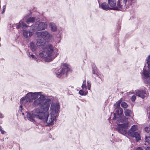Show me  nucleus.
<instances>
[{
  "mask_svg": "<svg viewBox=\"0 0 150 150\" xmlns=\"http://www.w3.org/2000/svg\"><path fill=\"white\" fill-rule=\"evenodd\" d=\"M87 88L88 90H90L91 89V83L89 81H87Z\"/></svg>",
  "mask_w": 150,
  "mask_h": 150,
  "instance_id": "obj_26",
  "label": "nucleus"
},
{
  "mask_svg": "<svg viewBox=\"0 0 150 150\" xmlns=\"http://www.w3.org/2000/svg\"><path fill=\"white\" fill-rule=\"evenodd\" d=\"M5 11V10H3V11H2L1 13L2 14H3L4 12Z\"/></svg>",
  "mask_w": 150,
  "mask_h": 150,
  "instance_id": "obj_43",
  "label": "nucleus"
},
{
  "mask_svg": "<svg viewBox=\"0 0 150 150\" xmlns=\"http://www.w3.org/2000/svg\"><path fill=\"white\" fill-rule=\"evenodd\" d=\"M99 6L104 10H107L109 8L108 4L105 2L102 3L101 4H99Z\"/></svg>",
  "mask_w": 150,
  "mask_h": 150,
  "instance_id": "obj_15",
  "label": "nucleus"
},
{
  "mask_svg": "<svg viewBox=\"0 0 150 150\" xmlns=\"http://www.w3.org/2000/svg\"><path fill=\"white\" fill-rule=\"evenodd\" d=\"M27 55H28V57H31V54H30V52L28 53V54H27Z\"/></svg>",
  "mask_w": 150,
  "mask_h": 150,
  "instance_id": "obj_40",
  "label": "nucleus"
},
{
  "mask_svg": "<svg viewBox=\"0 0 150 150\" xmlns=\"http://www.w3.org/2000/svg\"><path fill=\"white\" fill-rule=\"evenodd\" d=\"M79 94L82 96H85L88 93V91L86 90L83 91V90H80L79 92Z\"/></svg>",
  "mask_w": 150,
  "mask_h": 150,
  "instance_id": "obj_22",
  "label": "nucleus"
},
{
  "mask_svg": "<svg viewBox=\"0 0 150 150\" xmlns=\"http://www.w3.org/2000/svg\"><path fill=\"white\" fill-rule=\"evenodd\" d=\"M1 141H4V139H1Z\"/></svg>",
  "mask_w": 150,
  "mask_h": 150,
  "instance_id": "obj_46",
  "label": "nucleus"
},
{
  "mask_svg": "<svg viewBox=\"0 0 150 150\" xmlns=\"http://www.w3.org/2000/svg\"><path fill=\"white\" fill-rule=\"evenodd\" d=\"M54 24L50 23V27L51 30L53 31H56V26Z\"/></svg>",
  "mask_w": 150,
  "mask_h": 150,
  "instance_id": "obj_20",
  "label": "nucleus"
},
{
  "mask_svg": "<svg viewBox=\"0 0 150 150\" xmlns=\"http://www.w3.org/2000/svg\"><path fill=\"white\" fill-rule=\"evenodd\" d=\"M31 102V100L30 99V97L27 96V94L24 97H23L21 98L20 100V102L21 103L25 104L28 102Z\"/></svg>",
  "mask_w": 150,
  "mask_h": 150,
  "instance_id": "obj_12",
  "label": "nucleus"
},
{
  "mask_svg": "<svg viewBox=\"0 0 150 150\" xmlns=\"http://www.w3.org/2000/svg\"><path fill=\"white\" fill-rule=\"evenodd\" d=\"M51 116H49L48 110H46L42 108H37L34 111L27 112V117L30 121L35 122V118L47 123L48 125L53 124L54 120L56 121V103H52L51 105Z\"/></svg>",
  "mask_w": 150,
  "mask_h": 150,
  "instance_id": "obj_1",
  "label": "nucleus"
},
{
  "mask_svg": "<svg viewBox=\"0 0 150 150\" xmlns=\"http://www.w3.org/2000/svg\"><path fill=\"white\" fill-rule=\"evenodd\" d=\"M145 130L146 132H149L150 131V127H146L145 128Z\"/></svg>",
  "mask_w": 150,
  "mask_h": 150,
  "instance_id": "obj_28",
  "label": "nucleus"
},
{
  "mask_svg": "<svg viewBox=\"0 0 150 150\" xmlns=\"http://www.w3.org/2000/svg\"><path fill=\"white\" fill-rule=\"evenodd\" d=\"M121 28V26L119 25L118 27H117V28L118 30H120Z\"/></svg>",
  "mask_w": 150,
  "mask_h": 150,
  "instance_id": "obj_42",
  "label": "nucleus"
},
{
  "mask_svg": "<svg viewBox=\"0 0 150 150\" xmlns=\"http://www.w3.org/2000/svg\"><path fill=\"white\" fill-rule=\"evenodd\" d=\"M62 30V28H60L59 30L58 29V31L59 33H60Z\"/></svg>",
  "mask_w": 150,
  "mask_h": 150,
  "instance_id": "obj_39",
  "label": "nucleus"
},
{
  "mask_svg": "<svg viewBox=\"0 0 150 150\" xmlns=\"http://www.w3.org/2000/svg\"><path fill=\"white\" fill-rule=\"evenodd\" d=\"M125 114L126 116L130 117L132 115V111L129 110H126L125 111Z\"/></svg>",
  "mask_w": 150,
  "mask_h": 150,
  "instance_id": "obj_19",
  "label": "nucleus"
},
{
  "mask_svg": "<svg viewBox=\"0 0 150 150\" xmlns=\"http://www.w3.org/2000/svg\"><path fill=\"white\" fill-rule=\"evenodd\" d=\"M70 70L69 65L66 63L63 64L57 72V77L60 78H64L67 76V72Z\"/></svg>",
  "mask_w": 150,
  "mask_h": 150,
  "instance_id": "obj_8",
  "label": "nucleus"
},
{
  "mask_svg": "<svg viewBox=\"0 0 150 150\" xmlns=\"http://www.w3.org/2000/svg\"><path fill=\"white\" fill-rule=\"evenodd\" d=\"M1 132V133L2 134H4L6 133L5 131L4 130H3V129L1 130V131H0Z\"/></svg>",
  "mask_w": 150,
  "mask_h": 150,
  "instance_id": "obj_34",
  "label": "nucleus"
},
{
  "mask_svg": "<svg viewBox=\"0 0 150 150\" xmlns=\"http://www.w3.org/2000/svg\"><path fill=\"white\" fill-rule=\"evenodd\" d=\"M27 96L30 97L31 102L33 99L35 100L33 105L41 107L46 110H48L51 100L49 97L42 94L41 92H30L27 94Z\"/></svg>",
  "mask_w": 150,
  "mask_h": 150,
  "instance_id": "obj_2",
  "label": "nucleus"
},
{
  "mask_svg": "<svg viewBox=\"0 0 150 150\" xmlns=\"http://www.w3.org/2000/svg\"><path fill=\"white\" fill-rule=\"evenodd\" d=\"M52 71L53 72L54 74H56V69H52Z\"/></svg>",
  "mask_w": 150,
  "mask_h": 150,
  "instance_id": "obj_33",
  "label": "nucleus"
},
{
  "mask_svg": "<svg viewBox=\"0 0 150 150\" xmlns=\"http://www.w3.org/2000/svg\"><path fill=\"white\" fill-rule=\"evenodd\" d=\"M136 94L137 96L141 97L143 98H144L146 97H147V92L146 90H137L136 91Z\"/></svg>",
  "mask_w": 150,
  "mask_h": 150,
  "instance_id": "obj_11",
  "label": "nucleus"
},
{
  "mask_svg": "<svg viewBox=\"0 0 150 150\" xmlns=\"http://www.w3.org/2000/svg\"><path fill=\"white\" fill-rule=\"evenodd\" d=\"M121 103V101L119 100L118 101L117 103L116 108H118L120 106V105Z\"/></svg>",
  "mask_w": 150,
  "mask_h": 150,
  "instance_id": "obj_27",
  "label": "nucleus"
},
{
  "mask_svg": "<svg viewBox=\"0 0 150 150\" xmlns=\"http://www.w3.org/2000/svg\"><path fill=\"white\" fill-rule=\"evenodd\" d=\"M38 38H51V35L47 31L37 32L36 33Z\"/></svg>",
  "mask_w": 150,
  "mask_h": 150,
  "instance_id": "obj_10",
  "label": "nucleus"
},
{
  "mask_svg": "<svg viewBox=\"0 0 150 150\" xmlns=\"http://www.w3.org/2000/svg\"><path fill=\"white\" fill-rule=\"evenodd\" d=\"M92 73L93 74H95L97 76H98V75L97 73V68L96 67H95L93 68V72Z\"/></svg>",
  "mask_w": 150,
  "mask_h": 150,
  "instance_id": "obj_24",
  "label": "nucleus"
},
{
  "mask_svg": "<svg viewBox=\"0 0 150 150\" xmlns=\"http://www.w3.org/2000/svg\"><path fill=\"white\" fill-rule=\"evenodd\" d=\"M47 27L46 23L39 20L35 22L34 26H33V25H31L30 29L27 30H23V35L25 38H28V36L30 37L35 32L36 30L38 31L44 30Z\"/></svg>",
  "mask_w": 150,
  "mask_h": 150,
  "instance_id": "obj_4",
  "label": "nucleus"
},
{
  "mask_svg": "<svg viewBox=\"0 0 150 150\" xmlns=\"http://www.w3.org/2000/svg\"><path fill=\"white\" fill-rule=\"evenodd\" d=\"M81 88L83 90H86L87 89L86 85V80H84L83 81V84L81 86Z\"/></svg>",
  "mask_w": 150,
  "mask_h": 150,
  "instance_id": "obj_23",
  "label": "nucleus"
},
{
  "mask_svg": "<svg viewBox=\"0 0 150 150\" xmlns=\"http://www.w3.org/2000/svg\"><path fill=\"white\" fill-rule=\"evenodd\" d=\"M121 106L122 107L125 108L127 107L128 105L125 102H123L121 103Z\"/></svg>",
  "mask_w": 150,
  "mask_h": 150,
  "instance_id": "obj_25",
  "label": "nucleus"
},
{
  "mask_svg": "<svg viewBox=\"0 0 150 150\" xmlns=\"http://www.w3.org/2000/svg\"><path fill=\"white\" fill-rule=\"evenodd\" d=\"M6 8V6L5 5H4L3 6V10H5Z\"/></svg>",
  "mask_w": 150,
  "mask_h": 150,
  "instance_id": "obj_38",
  "label": "nucleus"
},
{
  "mask_svg": "<svg viewBox=\"0 0 150 150\" xmlns=\"http://www.w3.org/2000/svg\"><path fill=\"white\" fill-rule=\"evenodd\" d=\"M22 114H23V115H24V113H22Z\"/></svg>",
  "mask_w": 150,
  "mask_h": 150,
  "instance_id": "obj_47",
  "label": "nucleus"
},
{
  "mask_svg": "<svg viewBox=\"0 0 150 150\" xmlns=\"http://www.w3.org/2000/svg\"><path fill=\"white\" fill-rule=\"evenodd\" d=\"M31 57H32V58L33 59H34L35 60L37 61H38V59L36 57V56L35 55H34L33 54H31Z\"/></svg>",
  "mask_w": 150,
  "mask_h": 150,
  "instance_id": "obj_29",
  "label": "nucleus"
},
{
  "mask_svg": "<svg viewBox=\"0 0 150 150\" xmlns=\"http://www.w3.org/2000/svg\"><path fill=\"white\" fill-rule=\"evenodd\" d=\"M2 130V127L1 126H0V131Z\"/></svg>",
  "mask_w": 150,
  "mask_h": 150,
  "instance_id": "obj_44",
  "label": "nucleus"
},
{
  "mask_svg": "<svg viewBox=\"0 0 150 150\" xmlns=\"http://www.w3.org/2000/svg\"><path fill=\"white\" fill-rule=\"evenodd\" d=\"M149 117L150 118V112H149Z\"/></svg>",
  "mask_w": 150,
  "mask_h": 150,
  "instance_id": "obj_45",
  "label": "nucleus"
},
{
  "mask_svg": "<svg viewBox=\"0 0 150 150\" xmlns=\"http://www.w3.org/2000/svg\"><path fill=\"white\" fill-rule=\"evenodd\" d=\"M30 47L31 50L33 52L35 51L36 50L37 47L33 42L30 43Z\"/></svg>",
  "mask_w": 150,
  "mask_h": 150,
  "instance_id": "obj_17",
  "label": "nucleus"
},
{
  "mask_svg": "<svg viewBox=\"0 0 150 150\" xmlns=\"http://www.w3.org/2000/svg\"><path fill=\"white\" fill-rule=\"evenodd\" d=\"M138 129L137 126L136 125H133L131 129L129 130L128 133L129 136L132 137H135L137 142L141 140V137L139 133L135 132L134 131Z\"/></svg>",
  "mask_w": 150,
  "mask_h": 150,
  "instance_id": "obj_9",
  "label": "nucleus"
},
{
  "mask_svg": "<svg viewBox=\"0 0 150 150\" xmlns=\"http://www.w3.org/2000/svg\"><path fill=\"white\" fill-rule=\"evenodd\" d=\"M146 150H150V147H147L146 149Z\"/></svg>",
  "mask_w": 150,
  "mask_h": 150,
  "instance_id": "obj_41",
  "label": "nucleus"
},
{
  "mask_svg": "<svg viewBox=\"0 0 150 150\" xmlns=\"http://www.w3.org/2000/svg\"><path fill=\"white\" fill-rule=\"evenodd\" d=\"M136 150H143V149L141 147H138L136 149Z\"/></svg>",
  "mask_w": 150,
  "mask_h": 150,
  "instance_id": "obj_35",
  "label": "nucleus"
},
{
  "mask_svg": "<svg viewBox=\"0 0 150 150\" xmlns=\"http://www.w3.org/2000/svg\"><path fill=\"white\" fill-rule=\"evenodd\" d=\"M114 117L113 118V119L114 120L115 119H116L117 116H116V115L115 113H114Z\"/></svg>",
  "mask_w": 150,
  "mask_h": 150,
  "instance_id": "obj_36",
  "label": "nucleus"
},
{
  "mask_svg": "<svg viewBox=\"0 0 150 150\" xmlns=\"http://www.w3.org/2000/svg\"><path fill=\"white\" fill-rule=\"evenodd\" d=\"M16 28L19 29L21 28H22L23 29L24 28H27V25L22 21H21L19 22L18 23L16 24Z\"/></svg>",
  "mask_w": 150,
  "mask_h": 150,
  "instance_id": "obj_14",
  "label": "nucleus"
},
{
  "mask_svg": "<svg viewBox=\"0 0 150 150\" xmlns=\"http://www.w3.org/2000/svg\"><path fill=\"white\" fill-rule=\"evenodd\" d=\"M54 51L53 47L52 45H49L44 49L43 51H40L39 55L42 58H45L46 62H50L53 60L52 56Z\"/></svg>",
  "mask_w": 150,
  "mask_h": 150,
  "instance_id": "obj_6",
  "label": "nucleus"
},
{
  "mask_svg": "<svg viewBox=\"0 0 150 150\" xmlns=\"http://www.w3.org/2000/svg\"><path fill=\"white\" fill-rule=\"evenodd\" d=\"M117 117V120L119 122L123 123L122 124H118L116 129L118 132L122 134L125 135L127 132V129L129 126V124L127 122L128 119L124 116Z\"/></svg>",
  "mask_w": 150,
  "mask_h": 150,
  "instance_id": "obj_5",
  "label": "nucleus"
},
{
  "mask_svg": "<svg viewBox=\"0 0 150 150\" xmlns=\"http://www.w3.org/2000/svg\"><path fill=\"white\" fill-rule=\"evenodd\" d=\"M37 40L36 45L38 46H43L46 43V40L44 38H39Z\"/></svg>",
  "mask_w": 150,
  "mask_h": 150,
  "instance_id": "obj_13",
  "label": "nucleus"
},
{
  "mask_svg": "<svg viewBox=\"0 0 150 150\" xmlns=\"http://www.w3.org/2000/svg\"><path fill=\"white\" fill-rule=\"evenodd\" d=\"M145 142L146 145L150 144V136H145Z\"/></svg>",
  "mask_w": 150,
  "mask_h": 150,
  "instance_id": "obj_21",
  "label": "nucleus"
},
{
  "mask_svg": "<svg viewBox=\"0 0 150 150\" xmlns=\"http://www.w3.org/2000/svg\"><path fill=\"white\" fill-rule=\"evenodd\" d=\"M146 61L147 70L144 68L141 76L144 82L148 84L150 83V54L146 58Z\"/></svg>",
  "mask_w": 150,
  "mask_h": 150,
  "instance_id": "obj_7",
  "label": "nucleus"
},
{
  "mask_svg": "<svg viewBox=\"0 0 150 150\" xmlns=\"http://www.w3.org/2000/svg\"><path fill=\"white\" fill-rule=\"evenodd\" d=\"M4 115L1 113L0 111V118L2 119L4 117Z\"/></svg>",
  "mask_w": 150,
  "mask_h": 150,
  "instance_id": "obj_32",
  "label": "nucleus"
},
{
  "mask_svg": "<svg viewBox=\"0 0 150 150\" xmlns=\"http://www.w3.org/2000/svg\"><path fill=\"white\" fill-rule=\"evenodd\" d=\"M136 0H118L116 5V0H108V4L115 10L125 11L133 4L136 2Z\"/></svg>",
  "mask_w": 150,
  "mask_h": 150,
  "instance_id": "obj_3",
  "label": "nucleus"
},
{
  "mask_svg": "<svg viewBox=\"0 0 150 150\" xmlns=\"http://www.w3.org/2000/svg\"><path fill=\"white\" fill-rule=\"evenodd\" d=\"M136 98V96L135 95H133L132 96L131 98V99L132 102H134L135 101Z\"/></svg>",
  "mask_w": 150,
  "mask_h": 150,
  "instance_id": "obj_31",
  "label": "nucleus"
},
{
  "mask_svg": "<svg viewBox=\"0 0 150 150\" xmlns=\"http://www.w3.org/2000/svg\"><path fill=\"white\" fill-rule=\"evenodd\" d=\"M60 108V106L59 105V103L57 102V114L58 113V112H59Z\"/></svg>",
  "mask_w": 150,
  "mask_h": 150,
  "instance_id": "obj_30",
  "label": "nucleus"
},
{
  "mask_svg": "<svg viewBox=\"0 0 150 150\" xmlns=\"http://www.w3.org/2000/svg\"><path fill=\"white\" fill-rule=\"evenodd\" d=\"M115 113L117 115V116H120L123 114V110L121 108H118L115 112Z\"/></svg>",
  "mask_w": 150,
  "mask_h": 150,
  "instance_id": "obj_18",
  "label": "nucleus"
},
{
  "mask_svg": "<svg viewBox=\"0 0 150 150\" xmlns=\"http://www.w3.org/2000/svg\"><path fill=\"white\" fill-rule=\"evenodd\" d=\"M22 105H20V108H21V110H20V111L21 112H22V110H23V109L22 108Z\"/></svg>",
  "mask_w": 150,
  "mask_h": 150,
  "instance_id": "obj_37",
  "label": "nucleus"
},
{
  "mask_svg": "<svg viewBox=\"0 0 150 150\" xmlns=\"http://www.w3.org/2000/svg\"><path fill=\"white\" fill-rule=\"evenodd\" d=\"M25 22L28 24H29L30 23H33L36 20V18L34 17H30L28 18H26Z\"/></svg>",
  "mask_w": 150,
  "mask_h": 150,
  "instance_id": "obj_16",
  "label": "nucleus"
}]
</instances>
